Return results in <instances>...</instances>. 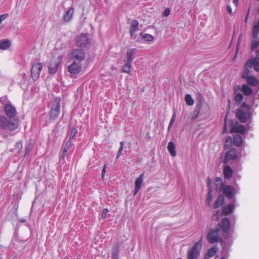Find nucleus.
I'll list each match as a JSON object with an SVG mask.
<instances>
[{
    "mask_svg": "<svg viewBox=\"0 0 259 259\" xmlns=\"http://www.w3.org/2000/svg\"><path fill=\"white\" fill-rule=\"evenodd\" d=\"M235 206L233 204H228L225 206L223 209V213L225 215H228L231 213L234 210Z\"/></svg>",
    "mask_w": 259,
    "mask_h": 259,
    "instance_id": "obj_27",
    "label": "nucleus"
},
{
    "mask_svg": "<svg viewBox=\"0 0 259 259\" xmlns=\"http://www.w3.org/2000/svg\"><path fill=\"white\" fill-rule=\"evenodd\" d=\"M241 90L244 94L246 96H250L253 92L252 89L246 84H243L242 85Z\"/></svg>",
    "mask_w": 259,
    "mask_h": 259,
    "instance_id": "obj_30",
    "label": "nucleus"
},
{
    "mask_svg": "<svg viewBox=\"0 0 259 259\" xmlns=\"http://www.w3.org/2000/svg\"><path fill=\"white\" fill-rule=\"evenodd\" d=\"M19 221L20 223H25L26 222V220L25 219H21L19 220Z\"/></svg>",
    "mask_w": 259,
    "mask_h": 259,
    "instance_id": "obj_51",
    "label": "nucleus"
},
{
    "mask_svg": "<svg viewBox=\"0 0 259 259\" xmlns=\"http://www.w3.org/2000/svg\"><path fill=\"white\" fill-rule=\"evenodd\" d=\"M228 101H229V104L230 105V101L229 100H228Z\"/></svg>",
    "mask_w": 259,
    "mask_h": 259,
    "instance_id": "obj_58",
    "label": "nucleus"
},
{
    "mask_svg": "<svg viewBox=\"0 0 259 259\" xmlns=\"http://www.w3.org/2000/svg\"><path fill=\"white\" fill-rule=\"evenodd\" d=\"M251 63L250 65L256 72H259V57H256L248 60Z\"/></svg>",
    "mask_w": 259,
    "mask_h": 259,
    "instance_id": "obj_20",
    "label": "nucleus"
},
{
    "mask_svg": "<svg viewBox=\"0 0 259 259\" xmlns=\"http://www.w3.org/2000/svg\"><path fill=\"white\" fill-rule=\"evenodd\" d=\"M167 150L172 157L176 155V146L172 141H170L168 143Z\"/></svg>",
    "mask_w": 259,
    "mask_h": 259,
    "instance_id": "obj_28",
    "label": "nucleus"
},
{
    "mask_svg": "<svg viewBox=\"0 0 259 259\" xmlns=\"http://www.w3.org/2000/svg\"><path fill=\"white\" fill-rule=\"evenodd\" d=\"M11 45V42L8 39L0 40V50H6L10 47Z\"/></svg>",
    "mask_w": 259,
    "mask_h": 259,
    "instance_id": "obj_25",
    "label": "nucleus"
},
{
    "mask_svg": "<svg viewBox=\"0 0 259 259\" xmlns=\"http://www.w3.org/2000/svg\"><path fill=\"white\" fill-rule=\"evenodd\" d=\"M63 56L58 57V60L52 59L49 65V72L50 74H55L58 69L61 60Z\"/></svg>",
    "mask_w": 259,
    "mask_h": 259,
    "instance_id": "obj_10",
    "label": "nucleus"
},
{
    "mask_svg": "<svg viewBox=\"0 0 259 259\" xmlns=\"http://www.w3.org/2000/svg\"><path fill=\"white\" fill-rule=\"evenodd\" d=\"M4 110L6 115L9 119H18L17 116V111L15 107L12 104H6L4 107Z\"/></svg>",
    "mask_w": 259,
    "mask_h": 259,
    "instance_id": "obj_6",
    "label": "nucleus"
},
{
    "mask_svg": "<svg viewBox=\"0 0 259 259\" xmlns=\"http://www.w3.org/2000/svg\"><path fill=\"white\" fill-rule=\"evenodd\" d=\"M176 117V113L175 111H174L173 113V114L172 115V117L170 119V120L169 121V125H168V129H169L170 128V127L172 125L174 122L175 121Z\"/></svg>",
    "mask_w": 259,
    "mask_h": 259,
    "instance_id": "obj_43",
    "label": "nucleus"
},
{
    "mask_svg": "<svg viewBox=\"0 0 259 259\" xmlns=\"http://www.w3.org/2000/svg\"><path fill=\"white\" fill-rule=\"evenodd\" d=\"M74 12V9L73 7H70L66 9L63 15V20L65 22L71 21L73 18Z\"/></svg>",
    "mask_w": 259,
    "mask_h": 259,
    "instance_id": "obj_12",
    "label": "nucleus"
},
{
    "mask_svg": "<svg viewBox=\"0 0 259 259\" xmlns=\"http://www.w3.org/2000/svg\"><path fill=\"white\" fill-rule=\"evenodd\" d=\"M232 131L243 134L245 132V128L242 124H235L232 127Z\"/></svg>",
    "mask_w": 259,
    "mask_h": 259,
    "instance_id": "obj_29",
    "label": "nucleus"
},
{
    "mask_svg": "<svg viewBox=\"0 0 259 259\" xmlns=\"http://www.w3.org/2000/svg\"><path fill=\"white\" fill-rule=\"evenodd\" d=\"M64 143L65 144L63 146L62 152L60 157V158L62 160L65 159V157L66 155V153L67 152L69 148L72 145V142L71 140H67L66 142L65 141Z\"/></svg>",
    "mask_w": 259,
    "mask_h": 259,
    "instance_id": "obj_17",
    "label": "nucleus"
},
{
    "mask_svg": "<svg viewBox=\"0 0 259 259\" xmlns=\"http://www.w3.org/2000/svg\"><path fill=\"white\" fill-rule=\"evenodd\" d=\"M202 239L203 236H201L199 240L188 250L187 259H197L202 247Z\"/></svg>",
    "mask_w": 259,
    "mask_h": 259,
    "instance_id": "obj_2",
    "label": "nucleus"
},
{
    "mask_svg": "<svg viewBox=\"0 0 259 259\" xmlns=\"http://www.w3.org/2000/svg\"><path fill=\"white\" fill-rule=\"evenodd\" d=\"M237 157V151L234 149H231L226 154L224 162L227 163L229 162L230 160L235 159Z\"/></svg>",
    "mask_w": 259,
    "mask_h": 259,
    "instance_id": "obj_14",
    "label": "nucleus"
},
{
    "mask_svg": "<svg viewBox=\"0 0 259 259\" xmlns=\"http://www.w3.org/2000/svg\"><path fill=\"white\" fill-rule=\"evenodd\" d=\"M207 186L208 189H209L210 188H212V187L211 185L210 180L209 177H207Z\"/></svg>",
    "mask_w": 259,
    "mask_h": 259,
    "instance_id": "obj_47",
    "label": "nucleus"
},
{
    "mask_svg": "<svg viewBox=\"0 0 259 259\" xmlns=\"http://www.w3.org/2000/svg\"><path fill=\"white\" fill-rule=\"evenodd\" d=\"M236 115L238 119L242 123H245L249 116L248 112H245L241 109H239L237 110Z\"/></svg>",
    "mask_w": 259,
    "mask_h": 259,
    "instance_id": "obj_13",
    "label": "nucleus"
},
{
    "mask_svg": "<svg viewBox=\"0 0 259 259\" xmlns=\"http://www.w3.org/2000/svg\"><path fill=\"white\" fill-rule=\"evenodd\" d=\"M220 259H227V258L226 257H225V256H222V257H221Z\"/></svg>",
    "mask_w": 259,
    "mask_h": 259,
    "instance_id": "obj_55",
    "label": "nucleus"
},
{
    "mask_svg": "<svg viewBox=\"0 0 259 259\" xmlns=\"http://www.w3.org/2000/svg\"><path fill=\"white\" fill-rule=\"evenodd\" d=\"M42 69V65L41 63H36L32 65L31 68V76L34 80L39 77Z\"/></svg>",
    "mask_w": 259,
    "mask_h": 259,
    "instance_id": "obj_8",
    "label": "nucleus"
},
{
    "mask_svg": "<svg viewBox=\"0 0 259 259\" xmlns=\"http://www.w3.org/2000/svg\"><path fill=\"white\" fill-rule=\"evenodd\" d=\"M142 37L147 41H151L154 39L153 36L149 34H144L143 35Z\"/></svg>",
    "mask_w": 259,
    "mask_h": 259,
    "instance_id": "obj_41",
    "label": "nucleus"
},
{
    "mask_svg": "<svg viewBox=\"0 0 259 259\" xmlns=\"http://www.w3.org/2000/svg\"><path fill=\"white\" fill-rule=\"evenodd\" d=\"M243 98V95L241 93H237L235 97V100L237 103L240 104Z\"/></svg>",
    "mask_w": 259,
    "mask_h": 259,
    "instance_id": "obj_39",
    "label": "nucleus"
},
{
    "mask_svg": "<svg viewBox=\"0 0 259 259\" xmlns=\"http://www.w3.org/2000/svg\"><path fill=\"white\" fill-rule=\"evenodd\" d=\"M226 10L228 13L231 14L232 13V10L231 6L228 5L226 7Z\"/></svg>",
    "mask_w": 259,
    "mask_h": 259,
    "instance_id": "obj_49",
    "label": "nucleus"
},
{
    "mask_svg": "<svg viewBox=\"0 0 259 259\" xmlns=\"http://www.w3.org/2000/svg\"><path fill=\"white\" fill-rule=\"evenodd\" d=\"M251 63L250 61H247L244 66V70L242 73V78L243 79L249 76L250 69L252 68L250 65Z\"/></svg>",
    "mask_w": 259,
    "mask_h": 259,
    "instance_id": "obj_18",
    "label": "nucleus"
},
{
    "mask_svg": "<svg viewBox=\"0 0 259 259\" xmlns=\"http://www.w3.org/2000/svg\"><path fill=\"white\" fill-rule=\"evenodd\" d=\"M81 64L80 62L73 61L67 68L68 71L72 75H76L81 71Z\"/></svg>",
    "mask_w": 259,
    "mask_h": 259,
    "instance_id": "obj_9",
    "label": "nucleus"
},
{
    "mask_svg": "<svg viewBox=\"0 0 259 259\" xmlns=\"http://www.w3.org/2000/svg\"><path fill=\"white\" fill-rule=\"evenodd\" d=\"M8 16V14H4L3 15H0V24L2 23V21L6 19L7 17Z\"/></svg>",
    "mask_w": 259,
    "mask_h": 259,
    "instance_id": "obj_46",
    "label": "nucleus"
},
{
    "mask_svg": "<svg viewBox=\"0 0 259 259\" xmlns=\"http://www.w3.org/2000/svg\"><path fill=\"white\" fill-rule=\"evenodd\" d=\"M253 39L251 41V49L252 51L255 50L259 46V37L258 35H254L252 32Z\"/></svg>",
    "mask_w": 259,
    "mask_h": 259,
    "instance_id": "obj_23",
    "label": "nucleus"
},
{
    "mask_svg": "<svg viewBox=\"0 0 259 259\" xmlns=\"http://www.w3.org/2000/svg\"><path fill=\"white\" fill-rule=\"evenodd\" d=\"M124 145V142L121 141V142H120V147H119V148L118 149V152H117V154L116 157V159H118L120 157V156H121V155L122 154V151H123Z\"/></svg>",
    "mask_w": 259,
    "mask_h": 259,
    "instance_id": "obj_37",
    "label": "nucleus"
},
{
    "mask_svg": "<svg viewBox=\"0 0 259 259\" xmlns=\"http://www.w3.org/2000/svg\"><path fill=\"white\" fill-rule=\"evenodd\" d=\"M214 182L216 186V191L217 192H220L223 190L224 188V184L222 179L220 177H217Z\"/></svg>",
    "mask_w": 259,
    "mask_h": 259,
    "instance_id": "obj_21",
    "label": "nucleus"
},
{
    "mask_svg": "<svg viewBox=\"0 0 259 259\" xmlns=\"http://www.w3.org/2000/svg\"><path fill=\"white\" fill-rule=\"evenodd\" d=\"M220 228L210 229L209 230L207 236V239L209 243L213 244L220 241Z\"/></svg>",
    "mask_w": 259,
    "mask_h": 259,
    "instance_id": "obj_4",
    "label": "nucleus"
},
{
    "mask_svg": "<svg viewBox=\"0 0 259 259\" xmlns=\"http://www.w3.org/2000/svg\"><path fill=\"white\" fill-rule=\"evenodd\" d=\"M139 25V23L137 20H133L132 21L129 31L130 35L131 37L134 36L135 32L138 30Z\"/></svg>",
    "mask_w": 259,
    "mask_h": 259,
    "instance_id": "obj_15",
    "label": "nucleus"
},
{
    "mask_svg": "<svg viewBox=\"0 0 259 259\" xmlns=\"http://www.w3.org/2000/svg\"><path fill=\"white\" fill-rule=\"evenodd\" d=\"M137 49L134 48L128 50L126 53V62L133 63L134 59L135 58V54L137 53Z\"/></svg>",
    "mask_w": 259,
    "mask_h": 259,
    "instance_id": "obj_16",
    "label": "nucleus"
},
{
    "mask_svg": "<svg viewBox=\"0 0 259 259\" xmlns=\"http://www.w3.org/2000/svg\"><path fill=\"white\" fill-rule=\"evenodd\" d=\"M178 259H182V258H178Z\"/></svg>",
    "mask_w": 259,
    "mask_h": 259,
    "instance_id": "obj_59",
    "label": "nucleus"
},
{
    "mask_svg": "<svg viewBox=\"0 0 259 259\" xmlns=\"http://www.w3.org/2000/svg\"><path fill=\"white\" fill-rule=\"evenodd\" d=\"M232 143V138L230 136H228L227 137L225 143V147L229 148Z\"/></svg>",
    "mask_w": 259,
    "mask_h": 259,
    "instance_id": "obj_40",
    "label": "nucleus"
},
{
    "mask_svg": "<svg viewBox=\"0 0 259 259\" xmlns=\"http://www.w3.org/2000/svg\"><path fill=\"white\" fill-rule=\"evenodd\" d=\"M90 44V39L88 34L81 33L75 38V45L80 48H86Z\"/></svg>",
    "mask_w": 259,
    "mask_h": 259,
    "instance_id": "obj_5",
    "label": "nucleus"
},
{
    "mask_svg": "<svg viewBox=\"0 0 259 259\" xmlns=\"http://www.w3.org/2000/svg\"><path fill=\"white\" fill-rule=\"evenodd\" d=\"M29 149L28 148H27V149L26 150V154H25V155H26L28 153H29Z\"/></svg>",
    "mask_w": 259,
    "mask_h": 259,
    "instance_id": "obj_54",
    "label": "nucleus"
},
{
    "mask_svg": "<svg viewBox=\"0 0 259 259\" xmlns=\"http://www.w3.org/2000/svg\"><path fill=\"white\" fill-rule=\"evenodd\" d=\"M132 63L126 62L122 68V71L123 72L130 73L131 72Z\"/></svg>",
    "mask_w": 259,
    "mask_h": 259,
    "instance_id": "obj_34",
    "label": "nucleus"
},
{
    "mask_svg": "<svg viewBox=\"0 0 259 259\" xmlns=\"http://www.w3.org/2000/svg\"><path fill=\"white\" fill-rule=\"evenodd\" d=\"M212 188H210L208 189L207 197V201L208 205H210V202L212 200Z\"/></svg>",
    "mask_w": 259,
    "mask_h": 259,
    "instance_id": "obj_38",
    "label": "nucleus"
},
{
    "mask_svg": "<svg viewBox=\"0 0 259 259\" xmlns=\"http://www.w3.org/2000/svg\"><path fill=\"white\" fill-rule=\"evenodd\" d=\"M106 166L105 165L102 169V177L103 178L105 173H106Z\"/></svg>",
    "mask_w": 259,
    "mask_h": 259,
    "instance_id": "obj_48",
    "label": "nucleus"
},
{
    "mask_svg": "<svg viewBox=\"0 0 259 259\" xmlns=\"http://www.w3.org/2000/svg\"><path fill=\"white\" fill-rule=\"evenodd\" d=\"M226 131V128H224V132H225V131Z\"/></svg>",
    "mask_w": 259,
    "mask_h": 259,
    "instance_id": "obj_57",
    "label": "nucleus"
},
{
    "mask_svg": "<svg viewBox=\"0 0 259 259\" xmlns=\"http://www.w3.org/2000/svg\"><path fill=\"white\" fill-rule=\"evenodd\" d=\"M224 202V198L222 195H219L214 204V208H218L223 204Z\"/></svg>",
    "mask_w": 259,
    "mask_h": 259,
    "instance_id": "obj_33",
    "label": "nucleus"
},
{
    "mask_svg": "<svg viewBox=\"0 0 259 259\" xmlns=\"http://www.w3.org/2000/svg\"><path fill=\"white\" fill-rule=\"evenodd\" d=\"M233 2L236 6L238 5V0H233Z\"/></svg>",
    "mask_w": 259,
    "mask_h": 259,
    "instance_id": "obj_52",
    "label": "nucleus"
},
{
    "mask_svg": "<svg viewBox=\"0 0 259 259\" xmlns=\"http://www.w3.org/2000/svg\"><path fill=\"white\" fill-rule=\"evenodd\" d=\"M144 177V172L140 175L135 181V190L134 191V196H135L139 191L141 188L142 184L143 182Z\"/></svg>",
    "mask_w": 259,
    "mask_h": 259,
    "instance_id": "obj_11",
    "label": "nucleus"
},
{
    "mask_svg": "<svg viewBox=\"0 0 259 259\" xmlns=\"http://www.w3.org/2000/svg\"><path fill=\"white\" fill-rule=\"evenodd\" d=\"M170 14V9L169 8L165 9L163 15L165 17H168Z\"/></svg>",
    "mask_w": 259,
    "mask_h": 259,
    "instance_id": "obj_45",
    "label": "nucleus"
},
{
    "mask_svg": "<svg viewBox=\"0 0 259 259\" xmlns=\"http://www.w3.org/2000/svg\"><path fill=\"white\" fill-rule=\"evenodd\" d=\"M119 245L118 243H116L112 247L111 252V259H118V248Z\"/></svg>",
    "mask_w": 259,
    "mask_h": 259,
    "instance_id": "obj_26",
    "label": "nucleus"
},
{
    "mask_svg": "<svg viewBox=\"0 0 259 259\" xmlns=\"http://www.w3.org/2000/svg\"><path fill=\"white\" fill-rule=\"evenodd\" d=\"M248 84L252 87H255L258 84V81L256 77L250 75L245 78Z\"/></svg>",
    "mask_w": 259,
    "mask_h": 259,
    "instance_id": "obj_22",
    "label": "nucleus"
},
{
    "mask_svg": "<svg viewBox=\"0 0 259 259\" xmlns=\"http://www.w3.org/2000/svg\"><path fill=\"white\" fill-rule=\"evenodd\" d=\"M255 53L256 54V56L259 55V50H256L255 51Z\"/></svg>",
    "mask_w": 259,
    "mask_h": 259,
    "instance_id": "obj_53",
    "label": "nucleus"
},
{
    "mask_svg": "<svg viewBox=\"0 0 259 259\" xmlns=\"http://www.w3.org/2000/svg\"><path fill=\"white\" fill-rule=\"evenodd\" d=\"M84 50L80 48L73 49L69 55V58L71 61L81 63L85 57Z\"/></svg>",
    "mask_w": 259,
    "mask_h": 259,
    "instance_id": "obj_3",
    "label": "nucleus"
},
{
    "mask_svg": "<svg viewBox=\"0 0 259 259\" xmlns=\"http://www.w3.org/2000/svg\"><path fill=\"white\" fill-rule=\"evenodd\" d=\"M23 148V144L21 141H19L15 144V149L18 153H20Z\"/></svg>",
    "mask_w": 259,
    "mask_h": 259,
    "instance_id": "obj_42",
    "label": "nucleus"
},
{
    "mask_svg": "<svg viewBox=\"0 0 259 259\" xmlns=\"http://www.w3.org/2000/svg\"><path fill=\"white\" fill-rule=\"evenodd\" d=\"M185 100L188 106H192L194 104V100L190 94H187L185 97Z\"/></svg>",
    "mask_w": 259,
    "mask_h": 259,
    "instance_id": "obj_35",
    "label": "nucleus"
},
{
    "mask_svg": "<svg viewBox=\"0 0 259 259\" xmlns=\"http://www.w3.org/2000/svg\"><path fill=\"white\" fill-rule=\"evenodd\" d=\"M77 133V130L75 127H72L71 129L70 133H68V135H69V139L68 140H72L74 139L76 137V135Z\"/></svg>",
    "mask_w": 259,
    "mask_h": 259,
    "instance_id": "obj_36",
    "label": "nucleus"
},
{
    "mask_svg": "<svg viewBox=\"0 0 259 259\" xmlns=\"http://www.w3.org/2000/svg\"><path fill=\"white\" fill-rule=\"evenodd\" d=\"M243 142L242 137L239 135H236L233 137V143L236 146H240Z\"/></svg>",
    "mask_w": 259,
    "mask_h": 259,
    "instance_id": "obj_31",
    "label": "nucleus"
},
{
    "mask_svg": "<svg viewBox=\"0 0 259 259\" xmlns=\"http://www.w3.org/2000/svg\"><path fill=\"white\" fill-rule=\"evenodd\" d=\"M223 193L229 199H231L234 196V189L231 186H227L223 189Z\"/></svg>",
    "mask_w": 259,
    "mask_h": 259,
    "instance_id": "obj_19",
    "label": "nucleus"
},
{
    "mask_svg": "<svg viewBox=\"0 0 259 259\" xmlns=\"http://www.w3.org/2000/svg\"><path fill=\"white\" fill-rule=\"evenodd\" d=\"M61 99L59 97H56L50 105V119L51 120L56 119L59 116L60 112Z\"/></svg>",
    "mask_w": 259,
    "mask_h": 259,
    "instance_id": "obj_1",
    "label": "nucleus"
},
{
    "mask_svg": "<svg viewBox=\"0 0 259 259\" xmlns=\"http://www.w3.org/2000/svg\"><path fill=\"white\" fill-rule=\"evenodd\" d=\"M217 252L215 248L212 247L208 249L206 253L205 254L204 259H208L209 257L213 256Z\"/></svg>",
    "mask_w": 259,
    "mask_h": 259,
    "instance_id": "obj_32",
    "label": "nucleus"
},
{
    "mask_svg": "<svg viewBox=\"0 0 259 259\" xmlns=\"http://www.w3.org/2000/svg\"><path fill=\"white\" fill-rule=\"evenodd\" d=\"M249 11H250V9H249L248 10L247 14V15H246V16L245 17V23H246L247 21L249 13Z\"/></svg>",
    "mask_w": 259,
    "mask_h": 259,
    "instance_id": "obj_50",
    "label": "nucleus"
},
{
    "mask_svg": "<svg viewBox=\"0 0 259 259\" xmlns=\"http://www.w3.org/2000/svg\"><path fill=\"white\" fill-rule=\"evenodd\" d=\"M241 36L239 37V41L240 40Z\"/></svg>",
    "mask_w": 259,
    "mask_h": 259,
    "instance_id": "obj_56",
    "label": "nucleus"
},
{
    "mask_svg": "<svg viewBox=\"0 0 259 259\" xmlns=\"http://www.w3.org/2000/svg\"><path fill=\"white\" fill-rule=\"evenodd\" d=\"M108 212V210L107 208H104L103 210V211H102V214H101V218L103 219H104L106 218V214H107Z\"/></svg>",
    "mask_w": 259,
    "mask_h": 259,
    "instance_id": "obj_44",
    "label": "nucleus"
},
{
    "mask_svg": "<svg viewBox=\"0 0 259 259\" xmlns=\"http://www.w3.org/2000/svg\"><path fill=\"white\" fill-rule=\"evenodd\" d=\"M221 228L223 231V235L225 239L229 238L230 231V221L228 218H224L221 223Z\"/></svg>",
    "mask_w": 259,
    "mask_h": 259,
    "instance_id": "obj_7",
    "label": "nucleus"
},
{
    "mask_svg": "<svg viewBox=\"0 0 259 259\" xmlns=\"http://www.w3.org/2000/svg\"><path fill=\"white\" fill-rule=\"evenodd\" d=\"M223 172L225 179H230L233 176V170L229 165L225 167Z\"/></svg>",
    "mask_w": 259,
    "mask_h": 259,
    "instance_id": "obj_24",
    "label": "nucleus"
}]
</instances>
